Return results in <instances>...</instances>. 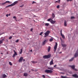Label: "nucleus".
Instances as JSON below:
<instances>
[{
  "label": "nucleus",
  "mask_w": 78,
  "mask_h": 78,
  "mask_svg": "<svg viewBox=\"0 0 78 78\" xmlns=\"http://www.w3.org/2000/svg\"><path fill=\"white\" fill-rule=\"evenodd\" d=\"M50 31H47L45 33H44L45 36H44V37H46L48 36V34H50Z\"/></svg>",
  "instance_id": "obj_1"
},
{
  "label": "nucleus",
  "mask_w": 78,
  "mask_h": 78,
  "mask_svg": "<svg viewBox=\"0 0 78 78\" xmlns=\"http://www.w3.org/2000/svg\"><path fill=\"white\" fill-rule=\"evenodd\" d=\"M18 3V1H15L14 2V3H13L12 4L10 5H9L8 6H6V7H5V8H8V7H9V6H14V5H15V4H16V3Z\"/></svg>",
  "instance_id": "obj_2"
},
{
  "label": "nucleus",
  "mask_w": 78,
  "mask_h": 78,
  "mask_svg": "<svg viewBox=\"0 0 78 78\" xmlns=\"http://www.w3.org/2000/svg\"><path fill=\"white\" fill-rule=\"evenodd\" d=\"M45 72H46L47 73H52L53 71L48 69H46L45 70Z\"/></svg>",
  "instance_id": "obj_3"
},
{
  "label": "nucleus",
  "mask_w": 78,
  "mask_h": 78,
  "mask_svg": "<svg viewBox=\"0 0 78 78\" xmlns=\"http://www.w3.org/2000/svg\"><path fill=\"white\" fill-rule=\"evenodd\" d=\"M51 57V56L50 55H45L44 56H43V58L44 59H48V58H50Z\"/></svg>",
  "instance_id": "obj_4"
},
{
  "label": "nucleus",
  "mask_w": 78,
  "mask_h": 78,
  "mask_svg": "<svg viewBox=\"0 0 78 78\" xmlns=\"http://www.w3.org/2000/svg\"><path fill=\"white\" fill-rule=\"evenodd\" d=\"M58 46V43L57 42L55 43V44L54 47V51L55 52L56 51V48H57V47Z\"/></svg>",
  "instance_id": "obj_5"
},
{
  "label": "nucleus",
  "mask_w": 78,
  "mask_h": 78,
  "mask_svg": "<svg viewBox=\"0 0 78 78\" xmlns=\"http://www.w3.org/2000/svg\"><path fill=\"white\" fill-rule=\"evenodd\" d=\"M60 32H61V36H62V38H63V39H65V37H64V35L62 34V29H61Z\"/></svg>",
  "instance_id": "obj_6"
},
{
  "label": "nucleus",
  "mask_w": 78,
  "mask_h": 78,
  "mask_svg": "<svg viewBox=\"0 0 78 78\" xmlns=\"http://www.w3.org/2000/svg\"><path fill=\"white\" fill-rule=\"evenodd\" d=\"M50 22L51 23H52V24H54V23H56V21L53 20L52 19L51 20Z\"/></svg>",
  "instance_id": "obj_7"
},
{
  "label": "nucleus",
  "mask_w": 78,
  "mask_h": 78,
  "mask_svg": "<svg viewBox=\"0 0 78 78\" xmlns=\"http://www.w3.org/2000/svg\"><path fill=\"white\" fill-rule=\"evenodd\" d=\"M48 41V40H44L43 43V45H45V43H46V42H47Z\"/></svg>",
  "instance_id": "obj_8"
},
{
  "label": "nucleus",
  "mask_w": 78,
  "mask_h": 78,
  "mask_svg": "<svg viewBox=\"0 0 78 78\" xmlns=\"http://www.w3.org/2000/svg\"><path fill=\"white\" fill-rule=\"evenodd\" d=\"M23 57H21L19 60V62H22V59H23Z\"/></svg>",
  "instance_id": "obj_9"
},
{
  "label": "nucleus",
  "mask_w": 78,
  "mask_h": 78,
  "mask_svg": "<svg viewBox=\"0 0 78 78\" xmlns=\"http://www.w3.org/2000/svg\"><path fill=\"white\" fill-rule=\"evenodd\" d=\"M50 65H52L53 64V59H52L51 61L50 62Z\"/></svg>",
  "instance_id": "obj_10"
},
{
  "label": "nucleus",
  "mask_w": 78,
  "mask_h": 78,
  "mask_svg": "<svg viewBox=\"0 0 78 78\" xmlns=\"http://www.w3.org/2000/svg\"><path fill=\"white\" fill-rule=\"evenodd\" d=\"M5 40V39H3L1 40H0V44H2L3 43V41H4Z\"/></svg>",
  "instance_id": "obj_11"
},
{
  "label": "nucleus",
  "mask_w": 78,
  "mask_h": 78,
  "mask_svg": "<svg viewBox=\"0 0 78 78\" xmlns=\"http://www.w3.org/2000/svg\"><path fill=\"white\" fill-rule=\"evenodd\" d=\"M78 52H76V53L74 55V57L76 58V57H78Z\"/></svg>",
  "instance_id": "obj_12"
},
{
  "label": "nucleus",
  "mask_w": 78,
  "mask_h": 78,
  "mask_svg": "<svg viewBox=\"0 0 78 78\" xmlns=\"http://www.w3.org/2000/svg\"><path fill=\"white\" fill-rule=\"evenodd\" d=\"M72 76L73 77H75V78H78V76H77V74H74L72 75Z\"/></svg>",
  "instance_id": "obj_13"
},
{
  "label": "nucleus",
  "mask_w": 78,
  "mask_h": 78,
  "mask_svg": "<svg viewBox=\"0 0 78 78\" xmlns=\"http://www.w3.org/2000/svg\"><path fill=\"white\" fill-rule=\"evenodd\" d=\"M50 49H51V47H50V46H48V52H49V51H50Z\"/></svg>",
  "instance_id": "obj_14"
},
{
  "label": "nucleus",
  "mask_w": 78,
  "mask_h": 78,
  "mask_svg": "<svg viewBox=\"0 0 78 78\" xmlns=\"http://www.w3.org/2000/svg\"><path fill=\"white\" fill-rule=\"evenodd\" d=\"M2 77L3 78H6V75L3 74L2 75Z\"/></svg>",
  "instance_id": "obj_15"
},
{
  "label": "nucleus",
  "mask_w": 78,
  "mask_h": 78,
  "mask_svg": "<svg viewBox=\"0 0 78 78\" xmlns=\"http://www.w3.org/2000/svg\"><path fill=\"white\" fill-rule=\"evenodd\" d=\"M70 67H71V68L73 69H75V65H73V66H70Z\"/></svg>",
  "instance_id": "obj_16"
},
{
  "label": "nucleus",
  "mask_w": 78,
  "mask_h": 78,
  "mask_svg": "<svg viewBox=\"0 0 78 78\" xmlns=\"http://www.w3.org/2000/svg\"><path fill=\"white\" fill-rule=\"evenodd\" d=\"M48 69H49L50 70H53V68H52L51 67H48Z\"/></svg>",
  "instance_id": "obj_17"
},
{
  "label": "nucleus",
  "mask_w": 78,
  "mask_h": 78,
  "mask_svg": "<svg viewBox=\"0 0 78 78\" xmlns=\"http://www.w3.org/2000/svg\"><path fill=\"white\" fill-rule=\"evenodd\" d=\"M23 76H28V74L25 73L23 74Z\"/></svg>",
  "instance_id": "obj_18"
},
{
  "label": "nucleus",
  "mask_w": 78,
  "mask_h": 78,
  "mask_svg": "<svg viewBox=\"0 0 78 78\" xmlns=\"http://www.w3.org/2000/svg\"><path fill=\"white\" fill-rule=\"evenodd\" d=\"M73 59H74V57H73L71 59H70V60H69V61L70 62H71V61H72L73 60Z\"/></svg>",
  "instance_id": "obj_19"
},
{
  "label": "nucleus",
  "mask_w": 78,
  "mask_h": 78,
  "mask_svg": "<svg viewBox=\"0 0 78 78\" xmlns=\"http://www.w3.org/2000/svg\"><path fill=\"white\" fill-rule=\"evenodd\" d=\"M52 16L53 18H55V14L53 13H52Z\"/></svg>",
  "instance_id": "obj_20"
},
{
  "label": "nucleus",
  "mask_w": 78,
  "mask_h": 78,
  "mask_svg": "<svg viewBox=\"0 0 78 78\" xmlns=\"http://www.w3.org/2000/svg\"><path fill=\"white\" fill-rule=\"evenodd\" d=\"M64 25L65 27L67 26V23H66V21H64Z\"/></svg>",
  "instance_id": "obj_21"
},
{
  "label": "nucleus",
  "mask_w": 78,
  "mask_h": 78,
  "mask_svg": "<svg viewBox=\"0 0 78 78\" xmlns=\"http://www.w3.org/2000/svg\"><path fill=\"white\" fill-rule=\"evenodd\" d=\"M62 47H66L67 45L66 44H62Z\"/></svg>",
  "instance_id": "obj_22"
},
{
  "label": "nucleus",
  "mask_w": 78,
  "mask_h": 78,
  "mask_svg": "<svg viewBox=\"0 0 78 78\" xmlns=\"http://www.w3.org/2000/svg\"><path fill=\"white\" fill-rule=\"evenodd\" d=\"M60 1H61V0H58V1H55V3H57V2L58 3H60Z\"/></svg>",
  "instance_id": "obj_23"
},
{
  "label": "nucleus",
  "mask_w": 78,
  "mask_h": 78,
  "mask_svg": "<svg viewBox=\"0 0 78 78\" xmlns=\"http://www.w3.org/2000/svg\"><path fill=\"white\" fill-rule=\"evenodd\" d=\"M53 41V39L52 38H51L49 40V41H50V42H51L52 41Z\"/></svg>",
  "instance_id": "obj_24"
},
{
  "label": "nucleus",
  "mask_w": 78,
  "mask_h": 78,
  "mask_svg": "<svg viewBox=\"0 0 78 78\" xmlns=\"http://www.w3.org/2000/svg\"><path fill=\"white\" fill-rule=\"evenodd\" d=\"M32 62V63H33V64H35V63H37V62H35V61H32L31 62Z\"/></svg>",
  "instance_id": "obj_25"
},
{
  "label": "nucleus",
  "mask_w": 78,
  "mask_h": 78,
  "mask_svg": "<svg viewBox=\"0 0 78 78\" xmlns=\"http://www.w3.org/2000/svg\"><path fill=\"white\" fill-rule=\"evenodd\" d=\"M5 4H6L5 2H4V3H2L1 4V5H5Z\"/></svg>",
  "instance_id": "obj_26"
},
{
  "label": "nucleus",
  "mask_w": 78,
  "mask_h": 78,
  "mask_svg": "<svg viewBox=\"0 0 78 78\" xmlns=\"http://www.w3.org/2000/svg\"><path fill=\"white\" fill-rule=\"evenodd\" d=\"M49 25V23H46L45 24V26H48Z\"/></svg>",
  "instance_id": "obj_27"
},
{
  "label": "nucleus",
  "mask_w": 78,
  "mask_h": 78,
  "mask_svg": "<svg viewBox=\"0 0 78 78\" xmlns=\"http://www.w3.org/2000/svg\"><path fill=\"white\" fill-rule=\"evenodd\" d=\"M52 19H48L47 20V21H48V22H50L51 21V20H52Z\"/></svg>",
  "instance_id": "obj_28"
},
{
  "label": "nucleus",
  "mask_w": 78,
  "mask_h": 78,
  "mask_svg": "<svg viewBox=\"0 0 78 78\" xmlns=\"http://www.w3.org/2000/svg\"><path fill=\"white\" fill-rule=\"evenodd\" d=\"M9 65H10V66H12V63H11V62H9Z\"/></svg>",
  "instance_id": "obj_29"
},
{
  "label": "nucleus",
  "mask_w": 78,
  "mask_h": 78,
  "mask_svg": "<svg viewBox=\"0 0 78 78\" xmlns=\"http://www.w3.org/2000/svg\"><path fill=\"white\" fill-rule=\"evenodd\" d=\"M23 50V49H22V48L21 49V51L20 53V54H22V53Z\"/></svg>",
  "instance_id": "obj_30"
},
{
  "label": "nucleus",
  "mask_w": 78,
  "mask_h": 78,
  "mask_svg": "<svg viewBox=\"0 0 78 78\" xmlns=\"http://www.w3.org/2000/svg\"><path fill=\"white\" fill-rule=\"evenodd\" d=\"M11 3V2L9 1H7L5 2V3Z\"/></svg>",
  "instance_id": "obj_31"
},
{
  "label": "nucleus",
  "mask_w": 78,
  "mask_h": 78,
  "mask_svg": "<svg viewBox=\"0 0 78 78\" xmlns=\"http://www.w3.org/2000/svg\"><path fill=\"white\" fill-rule=\"evenodd\" d=\"M15 55L17 56V52H15L14 54Z\"/></svg>",
  "instance_id": "obj_32"
},
{
  "label": "nucleus",
  "mask_w": 78,
  "mask_h": 78,
  "mask_svg": "<svg viewBox=\"0 0 78 78\" xmlns=\"http://www.w3.org/2000/svg\"><path fill=\"white\" fill-rule=\"evenodd\" d=\"M34 3H35V4H36V2L34 1H33L32 2V4H34Z\"/></svg>",
  "instance_id": "obj_33"
},
{
  "label": "nucleus",
  "mask_w": 78,
  "mask_h": 78,
  "mask_svg": "<svg viewBox=\"0 0 78 78\" xmlns=\"http://www.w3.org/2000/svg\"><path fill=\"white\" fill-rule=\"evenodd\" d=\"M23 6H24V5L23 4L22 5L20 6V7H21V8H22Z\"/></svg>",
  "instance_id": "obj_34"
},
{
  "label": "nucleus",
  "mask_w": 78,
  "mask_h": 78,
  "mask_svg": "<svg viewBox=\"0 0 78 78\" xmlns=\"http://www.w3.org/2000/svg\"><path fill=\"white\" fill-rule=\"evenodd\" d=\"M13 18H14V19H15V20H16V17L15 16H14L13 17Z\"/></svg>",
  "instance_id": "obj_35"
},
{
  "label": "nucleus",
  "mask_w": 78,
  "mask_h": 78,
  "mask_svg": "<svg viewBox=\"0 0 78 78\" xmlns=\"http://www.w3.org/2000/svg\"><path fill=\"white\" fill-rule=\"evenodd\" d=\"M12 37L10 36V37H9V39H12Z\"/></svg>",
  "instance_id": "obj_36"
},
{
  "label": "nucleus",
  "mask_w": 78,
  "mask_h": 78,
  "mask_svg": "<svg viewBox=\"0 0 78 78\" xmlns=\"http://www.w3.org/2000/svg\"><path fill=\"white\" fill-rule=\"evenodd\" d=\"M43 33V32H41L40 34V35L42 36V34Z\"/></svg>",
  "instance_id": "obj_37"
},
{
  "label": "nucleus",
  "mask_w": 78,
  "mask_h": 78,
  "mask_svg": "<svg viewBox=\"0 0 78 78\" xmlns=\"http://www.w3.org/2000/svg\"><path fill=\"white\" fill-rule=\"evenodd\" d=\"M71 19H75V17L73 16H72L71 17Z\"/></svg>",
  "instance_id": "obj_38"
},
{
  "label": "nucleus",
  "mask_w": 78,
  "mask_h": 78,
  "mask_svg": "<svg viewBox=\"0 0 78 78\" xmlns=\"http://www.w3.org/2000/svg\"><path fill=\"white\" fill-rule=\"evenodd\" d=\"M42 77L44 78H45V75H42Z\"/></svg>",
  "instance_id": "obj_39"
},
{
  "label": "nucleus",
  "mask_w": 78,
  "mask_h": 78,
  "mask_svg": "<svg viewBox=\"0 0 78 78\" xmlns=\"http://www.w3.org/2000/svg\"><path fill=\"white\" fill-rule=\"evenodd\" d=\"M57 8H58H58H59V5H57Z\"/></svg>",
  "instance_id": "obj_40"
},
{
  "label": "nucleus",
  "mask_w": 78,
  "mask_h": 78,
  "mask_svg": "<svg viewBox=\"0 0 78 78\" xmlns=\"http://www.w3.org/2000/svg\"><path fill=\"white\" fill-rule=\"evenodd\" d=\"M19 42V40H17L16 41V42L17 43Z\"/></svg>",
  "instance_id": "obj_41"
},
{
  "label": "nucleus",
  "mask_w": 78,
  "mask_h": 78,
  "mask_svg": "<svg viewBox=\"0 0 78 78\" xmlns=\"http://www.w3.org/2000/svg\"><path fill=\"white\" fill-rule=\"evenodd\" d=\"M8 16H9V15L8 14H7L6 15V16L7 17H8Z\"/></svg>",
  "instance_id": "obj_42"
},
{
  "label": "nucleus",
  "mask_w": 78,
  "mask_h": 78,
  "mask_svg": "<svg viewBox=\"0 0 78 78\" xmlns=\"http://www.w3.org/2000/svg\"><path fill=\"white\" fill-rule=\"evenodd\" d=\"M16 55H14V54L13 55V56H12V57H13V58H14V57H15V56Z\"/></svg>",
  "instance_id": "obj_43"
},
{
  "label": "nucleus",
  "mask_w": 78,
  "mask_h": 78,
  "mask_svg": "<svg viewBox=\"0 0 78 78\" xmlns=\"http://www.w3.org/2000/svg\"><path fill=\"white\" fill-rule=\"evenodd\" d=\"M74 70H75V71H78V70L77 69H75L74 68Z\"/></svg>",
  "instance_id": "obj_44"
},
{
  "label": "nucleus",
  "mask_w": 78,
  "mask_h": 78,
  "mask_svg": "<svg viewBox=\"0 0 78 78\" xmlns=\"http://www.w3.org/2000/svg\"><path fill=\"white\" fill-rule=\"evenodd\" d=\"M56 66H57L56 65H54V67H56Z\"/></svg>",
  "instance_id": "obj_45"
},
{
  "label": "nucleus",
  "mask_w": 78,
  "mask_h": 78,
  "mask_svg": "<svg viewBox=\"0 0 78 78\" xmlns=\"http://www.w3.org/2000/svg\"><path fill=\"white\" fill-rule=\"evenodd\" d=\"M61 73V74H64V73Z\"/></svg>",
  "instance_id": "obj_46"
},
{
  "label": "nucleus",
  "mask_w": 78,
  "mask_h": 78,
  "mask_svg": "<svg viewBox=\"0 0 78 78\" xmlns=\"http://www.w3.org/2000/svg\"><path fill=\"white\" fill-rule=\"evenodd\" d=\"M67 2H69V1H72V0H67Z\"/></svg>",
  "instance_id": "obj_47"
},
{
  "label": "nucleus",
  "mask_w": 78,
  "mask_h": 78,
  "mask_svg": "<svg viewBox=\"0 0 78 78\" xmlns=\"http://www.w3.org/2000/svg\"><path fill=\"white\" fill-rule=\"evenodd\" d=\"M30 31H33V28H31L30 29Z\"/></svg>",
  "instance_id": "obj_48"
},
{
  "label": "nucleus",
  "mask_w": 78,
  "mask_h": 78,
  "mask_svg": "<svg viewBox=\"0 0 78 78\" xmlns=\"http://www.w3.org/2000/svg\"><path fill=\"white\" fill-rule=\"evenodd\" d=\"M22 61H25V59H22Z\"/></svg>",
  "instance_id": "obj_49"
},
{
  "label": "nucleus",
  "mask_w": 78,
  "mask_h": 78,
  "mask_svg": "<svg viewBox=\"0 0 78 78\" xmlns=\"http://www.w3.org/2000/svg\"><path fill=\"white\" fill-rule=\"evenodd\" d=\"M9 16H11V13H9Z\"/></svg>",
  "instance_id": "obj_50"
},
{
  "label": "nucleus",
  "mask_w": 78,
  "mask_h": 78,
  "mask_svg": "<svg viewBox=\"0 0 78 78\" xmlns=\"http://www.w3.org/2000/svg\"><path fill=\"white\" fill-rule=\"evenodd\" d=\"M15 34L14 33H13L12 34H13V35H14V34Z\"/></svg>",
  "instance_id": "obj_51"
},
{
  "label": "nucleus",
  "mask_w": 78,
  "mask_h": 78,
  "mask_svg": "<svg viewBox=\"0 0 78 78\" xmlns=\"http://www.w3.org/2000/svg\"><path fill=\"white\" fill-rule=\"evenodd\" d=\"M13 51H14V53H15V52H16V51H15V50H13Z\"/></svg>",
  "instance_id": "obj_52"
},
{
  "label": "nucleus",
  "mask_w": 78,
  "mask_h": 78,
  "mask_svg": "<svg viewBox=\"0 0 78 78\" xmlns=\"http://www.w3.org/2000/svg\"><path fill=\"white\" fill-rule=\"evenodd\" d=\"M59 53H62V52H59Z\"/></svg>",
  "instance_id": "obj_53"
},
{
  "label": "nucleus",
  "mask_w": 78,
  "mask_h": 78,
  "mask_svg": "<svg viewBox=\"0 0 78 78\" xmlns=\"http://www.w3.org/2000/svg\"><path fill=\"white\" fill-rule=\"evenodd\" d=\"M31 70H32V71H34V70L33 69H31Z\"/></svg>",
  "instance_id": "obj_54"
},
{
  "label": "nucleus",
  "mask_w": 78,
  "mask_h": 78,
  "mask_svg": "<svg viewBox=\"0 0 78 78\" xmlns=\"http://www.w3.org/2000/svg\"><path fill=\"white\" fill-rule=\"evenodd\" d=\"M32 51V50H31L30 51L31 52Z\"/></svg>",
  "instance_id": "obj_55"
},
{
  "label": "nucleus",
  "mask_w": 78,
  "mask_h": 78,
  "mask_svg": "<svg viewBox=\"0 0 78 78\" xmlns=\"http://www.w3.org/2000/svg\"><path fill=\"white\" fill-rule=\"evenodd\" d=\"M1 55H2V54H3V53H1Z\"/></svg>",
  "instance_id": "obj_56"
},
{
  "label": "nucleus",
  "mask_w": 78,
  "mask_h": 78,
  "mask_svg": "<svg viewBox=\"0 0 78 78\" xmlns=\"http://www.w3.org/2000/svg\"><path fill=\"white\" fill-rule=\"evenodd\" d=\"M77 78H78V75L77 76Z\"/></svg>",
  "instance_id": "obj_57"
}]
</instances>
